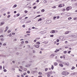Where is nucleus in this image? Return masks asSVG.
I'll use <instances>...</instances> for the list:
<instances>
[{"mask_svg": "<svg viewBox=\"0 0 77 77\" xmlns=\"http://www.w3.org/2000/svg\"><path fill=\"white\" fill-rule=\"evenodd\" d=\"M66 11H69V7H68L66 8Z\"/></svg>", "mask_w": 77, "mask_h": 77, "instance_id": "obj_10", "label": "nucleus"}, {"mask_svg": "<svg viewBox=\"0 0 77 77\" xmlns=\"http://www.w3.org/2000/svg\"><path fill=\"white\" fill-rule=\"evenodd\" d=\"M65 11V9H63V11Z\"/></svg>", "mask_w": 77, "mask_h": 77, "instance_id": "obj_64", "label": "nucleus"}, {"mask_svg": "<svg viewBox=\"0 0 77 77\" xmlns=\"http://www.w3.org/2000/svg\"><path fill=\"white\" fill-rule=\"evenodd\" d=\"M42 75H39L38 76V77H42Z\"/></svg>", "mask_w": 77, "mask_h": 77, "instance_id": "obj_59", "label": "nucleus"}, {"mask_svg": "<svg viewBox=\"0 0 77 77\" xmlns=\"http://www.w3.org/2000/svg\"><path fill=\"white\" fill-rule=\"evenodd\" d=\"M5 24V22H1L0 25V26H2L3 24Z\"/></svg>", "mask_w": 77, "mask_h": 77, "instance_id": "obj_6", "label": "nucleus"}, {"mask_svg": "<svg viewBox=\"0 0 77 77\" xmlns=\"http://www.w3.org/2000/svg\"><path fill=\"white\" fill-rule=\"evenodd\" d=\"M22 27H26V26H25V25H23L22 26Z\"/></svg>", "mask_w": 77, "mask_h": 77, "instance_id": "obj_36", "label": "nucleus"}, {"mask_svg": "<svg viewBox=\"0 0 77 77\" xmlns=\"http://www.w3.org/2000/svg\"><path fill=\"white\" fill-rule=\"evenodd\" d=\"M16 6H17V5H14L13 6V7H14V8H16Z\"/></svg>", "mask_w": 77, "mask_h": 77, "instance_id": "obj_26", "label": "nucleus"}, {"mask_svg": "<svg viewBox=\"0 0 77 77\" xmlns=\"http://www.w3.org/2000/svg\"><path fill=\"white\" fill-rule=\"evenodd\" d=\"M50 33H55V30H53L51 31L50 32Z\"/></svg>", "mask_w": 77, "mask_h": 77, "instance_id": "obj_7", "label": "nucleus"}, {"mask_svg": "<svg viewBox=\"0 0 77 77\" xmlns=\"http://www.w3.org/2000/svg\"><path fill=\"white\" fill-rule=\"evenodd\" d=\"M54 63V65L55 66H56L57 65V63Z\"/></svg>", "mask_w": 77, "mask_h": 77, "instance_id": "obj_16", "label": "nucleus"}, {"mask_svg": "<svg viewBox=\"0 0 77 77\" xmlns=\"http://www.w3.org/2000/svg\"><path fill=\"white\" fill-rule=\"evenodd\" d=\"M26 74L27 73H26V72L24 73H23V75H26Z\"/></svg>", "mask_w": 77, "mask_h": 77, "instance_id": "obj_51", "label": "nucleus"}, {"mask_svg": "<svg viewBox=\"0 0 77 77\" xmlns=\"http://www.w3.org/2000/svg\"><path fill=\"white\" fill-rule=\"evenodd\" d=\"M12 62H13V63H15V61H12Z\"/></svg>", "mask_w": 77, "mask_h": 77, "instance_id": "obj_61", "label": "nucleus"}, {"mask_svg": "<svg viewBox=\"0 0 77 77\" xmlns=\"http://www.w3.org/2000/svg\"><path fill=\"white\" fill-rule=\"evenodd\" d=\"M33 8V9H36V6H35Z\"/></svg>", "mask_w": 77, "mask_h": 77, "instance_id": "obj_48", "label": "nucleus"}, {"mask_svg": "<svg viewBox=\"0 0 77 77\" xmlns=\"http://www.w3.org/2000/svg\"><path fill=\"white\" fill-rule=\"evenodd\" d=\"M39 2V0H37L36 1V2H37V3H38Z\"/></svg>", "mask_w": 77, "mask_h": 77, "instance_id": "obj_58", "label": "nucleus"}, {"mask_svg": "<svg viewBox=\"0 0 77 77\" xmlns=\"http://www.w3.org/2000/svg\"><path fill=\"white\" fill-rule=\"evenodd\" d=\"M24 12L26 14H27V11H25Z\"/></svg>", "mask_w": 77, "mask_h": 77, "instance_id": "obj_43", "label": "nucleus"}, {"mask_svg": "<svg viewBox=\"0 0 77 77\" xmlns=\"http://www.w3.org/2000/svg\"><path fill=\"white\" fill-rule=\"evenodd\" d=\"M59 51V49H58V50L56 49V50L55 51V52L57 53V51Z\"/></svg>", "mask_w": 77, "mask_h": 77, "instance_id": "obj_18", "label": "nucleus"}, {"mask_svg": "<svg viewBox=\"0 0 77 77\" xmlns=\"http://www.w3.org/2000/svg\"><path fill=\"white\" fill-rule=\"evenodd\" d=\"M14 41H17V39H14Z\"/></svg>", "mask_w": 77, "mask_h": 77, "instance_id": "obj_55", "label": "nucleus"}, {"mask_svg": "<svg viewBox=\"0 0 77 77\" xmlns=\"http://www.w3.org/2000/svg\"><path fill=\"white\" fill-rule=\"evenodd\" d=\"M74 74H75V73H71L70 75H74Z\"/></svg>", "mask_w": 77, "mask_h": 77, "instance_id": "obj_29", "label": "nucleus"}, {"mask_svg": "<svg viewBox=\"0 0 77 77\" xmlns=\"http://www.w3.org/2000/svg\"><path fill=\"white\" fill-rule=\"evenodd\" d=\"M54 36V35H50L51 37H53Z\"/></svg>", "mask_w": 77, "mask_h": 77, "instance_id": "obj_52", "label": "nucleus"}, {"mask_svg": "<svg viewBox=\"0 0 77 77\" xmlns=\"http://www.w3.org/2000/svg\"><path fill=\"white\" fill-rule=\"evenodd\" d=\"M3 45L4 46H6V43H4L3 44Z\"/></svg>", "mask_w": 77, "mask_h": 77, "instance_id": "obj_42", "label": "nucleus"}, {"mask_svg": "<svg viewBox=\"0 0 77 77\" xmlns=\"http://www.w3.org/2000/svg\"><path fill=\"white\" fill-rule=\"evenodd\" d=\"M24 41H22L21 42V44H24Z\"/></svg>", "mask_w": 77, "mask_h": 77, "instance_id": "obj_40", "label": "nucleus"}, {"mask_svg": "<svg viewBox=\"0 0 77 77\" xmlns=\"http://www.w3.org/2000/svg\"><path fill=\"white\" fill-rule=\"evenodd\" d=\"M20 14H17V17H18L19 16H20Z\"/></svg>", "mask_w": 77, "mask_h": 77, "instance_id": "obj_49", "label": "nucleus"}, {"mask_svg": "<svg viewBox=\"0 0 77 77\" xmlns=\"http://www.w3.org/2000/svg\"><path fill=\"white\" fill-rule=\"evenodd\" d=\"M35 48H37L39 47V45L38 44H36V45H35Z\"/></svg>", "mask_w": 77, "mask_h": 77, "instance_id": "obj_4", "label": "nucleus"}, {"mask_svg": "<svg viewBox=\"0 0 77 77\" xmlns=\"http://www.w3.org/2000/svg\"><path fill=\"white\" fill-rule=\"evenodd\" d=\"M65 65H67V66H69V63H65Z\"/></svg>", "mask_w": 77, "mask_h": 77, "instance_id": "obj_22", "label": "nucleus"}, {"mask_svg": "<svg viewBox=\"0 0 77 77\" xmlns=\"http://www.w3.org/2000/svg\"><path fill=\"white\" fill-rule=\"evenodd\" d=\"M45 75H47V77H50V76H51V75H50V74H49V73H45Z\"/></svg>", "mask_w": 77, "mask_h": 77, "instance_id": "obj_3", "label": "nucleus"}, {"mask_svg": "<svg viewBox=\"0 0 77 77\" xmlns=\"http://www.w3.org/2000/svg\"><path fill=\"white\" fill-rule=\"evenodd\" d=\"M6 29L5 30V32H7V31L8 30V27L7 26L6 27Z\"/></svg>", "mask_w": 77, "mask_h": 77, "instance_id": "obj_8", "label": "nucleus"}, {"mask_svg": "<svg viewBox=\"0 0 77 77\" xmlns=\"http://www.w3.org/2000/svg\"><path fill=\"white\" fill-rule=\"evenodd\" d=\"M48 68H46L45 69V71H47V70H48Z\"/></svg>", "mask_w": 77, "mask_h": 77, "instance_id": "obj_45", "label": "nucleus"}, {"mask_svg": "<svg viewBox=\"0 0 77 77\" xmlns=\"http://www.w3.org/2000/svg\"><path fill=\"white\" fill-rule=\"evenodd\" d=\"M47 73H48L49 74H52L53 73V72L51 71V72H48Z\"/></svg>", "mask_w": 77, "mask_h": 77, "instance_id": "obj_11", "label": "nucleus"}, {"mask_svg": "<svg viewBox=\"0 0 77 77\" xmlns=\"http://www.w3.org/2000/svg\"><path fill=\"white\" fill-rule=\"evenodd\" d=\"M16 13H17V11H14V14H16Z\"/></svg>", "mask_w": 77, "mask_h": 77, "instance_id": "obj_57", "label": "nucleus"}, {"mask_svg": "<svg viewBox=\"0 0 77 77\" xmlns=\"http://www.w3.org/2000/svg\"><path fill=\"white\" fill-rule=\"evenodd\" d=\"M36 44H38L39 45L40 44V42H38L36 43Z\"/></svg>", "mask_w": 77, "mask_h": 77, "instance_id": "obj_27", "label": "nucleus"}, {"mask_svg": "<svg viewBox=\"0 0 77 77\" xmlns=\"http://www.w3.org/2000/svg\"><path fill=\"white\" fill-rule=\"evenodd\" d=\"M11 17V15H9L7 16V18H9Z\"/></svg>", "mask_w": 77, "mask_h": 77, "instance_id": "obj_39", "label": "nucleus"}, {"mask_svg": "<svg viewBox=\"0 0 77 77\" xmlns=\"http://www.w3.org/2000/svg\"><path fill=\"white\" fill-rule=\"evenodd\" d=\"M37 71H33V72H37Z\"/></svg>", "mask_w": 77, "mask_h": 77, "instance_id": "obj_62", "label": "nucleus"}, {"mask_svg": "<svg viewBox=\"0 0 77 77\" xmlns=\"http://www.w3.org/2000/svg\"><path fill=\"white\" fill-rule=\"evenodd\" d=\"M27 73H28V74H30V71L29 70L27 71Z\"/></svg>", "mask_w": 77, "mask_h": 77, "instance_id": "obj_32", "label": "nucleus"}, {"mask_svg": "<svg viewBox=\"0 0 77 77\" xmlns=\"http://www.w3.org/2000/svg\"><path fill=\"white\" fill-rule=\"evenodd\" d=\"M6 71H7V70H6V69H4V72H6Z\"/></svg>", "mask_w": 77, "mask_h": 77, "instance_id": "obj_38", "label": "nucleus"}, {"mask_svg": "<svg viewBox=\"0 0 77 77\" xmlns=\"http://www.w3.org/2000/svg\"><path fill=\"white\" fill-rule=\"evenodd\" d=\"M11 31L9 30L7 32L8 33H10V32H11Z\"/></svg>", "mask_w": 77, "mask_h": 77, "instance_id": "obj_37", "label": "nucleus"}, {"mask_svg": "<svg viewBox=\"0 0 77 77\" xmlns=\"http://www.w3.org/2000/svg\"><path fill=\"white\" fill-rule=\"evenodd\" d=\"M12 35H15V33H12Z\"/></svg>", "mask_w": 77, "mask_h": 77, "instance_id": "obj_50", "label": "nucleus"}, {"mask_svg": "<svg viewBox=\"0 0 77 77\" xmlns=\"http://www.w3.org/2000/svg\"><path fill=\"white\" fill-rule=\"evenodd\" d=\"M68 33H69V31H67L66 32H65V34L66 35V34H68Z\"/></svg>", "mask_w": 77, "mask_h": 77, "instance_id": "obj_17", "label": "nucleus"}, {"mask_svg": "<svg viewBox=\"0 0 77 77\" xmlns=\"http://www.w3.org/2000/svg\"><path fill=\"white\" fill-rule=\"evenodd\" d=\"M51 69H54V67L53 66V65H52V66H51Z\"/></svg>", "mask_w": 77, "mask_h": 77, "instance_id": "obj_19", "label": "nucleus"}, {"mask_svg": "<svg viewBox=\"0 0 77 77\" xmlns=\"http://www.w3.org/2000/svg\"><path fill=\"white\" fill-rule=\"evenodd\" d=\"M24 71H27V68H24Z\"/></svg>", "mask_w": 77, "mask_h": 77, "instance_id": "obj_24", "label": "nucleus"}, {"mask_svg": "<svg viewBox=\"0 0 77 77\" xmlns=\"http://www.w3.org/2000/svg\"><path fill=\"white\" fill-rule=\"evenodd\" d=\"M71 19H72V18H71V17H69V18H68V20H71Z\"/></svg>", "mask_w": 77, "mask_h": 77, "instance_id": "obj_31", "label": "nucleus"}, {"mask_svg": "<svg viewBox=\"0 0 77 77\" xmlns=\"http://www.w3.org/2000/svg\"><path fill=\"white\" fill-rule=\"evenodd\" d=\"M3 35H1L0 36V38H2L3 37Z\"/></svg>", "mask_w": 77, "mask_h": 77, "instance_id": "obj_54", "label": "nucleus"}, {"mask_svg": "<svg viewBox=\"0 0 77 77\" xmlns=\"http://www.w3.org/2000/svg\"><path fill=\"white\" fill-rule=\"evenodd\" d=\"M63 53L64 54H66V53H67L66 51H64Z\"/></svg>", "mask_w": 77, "mask_h": 77, "instance_id": "obj_35", "label": "nucleus"}, {"mask_svg": "<svg viewBox=\"0 0 77 77\" xmlns=\"http://www.w3.org/2000/svg\"><path fill=\"white\" fill-rule=\"evenodd\" d=\"M75 68L74 66H73L71 68V69H72V70H73V69H75Z\"/></svg>", "mask_w": 77, "mask_h": 77, "instance_id": "obj_12", "label": "nucleus"}, {"mask_svg": "<svg viewBox=\"0 0 77 77\" xmlns=\"http://www.w3.org/2000/svg\"><path fill=\"white\" fill-rule=\"evenodd\" d=\"M70 53H71V51H69L68 52V53H69V54Z\"/></svg>", "mask_w": 77, "mask_h": 77, "instance_id": "obj_53", "label": "nucleus"}, {"mask_svg": "<svg viewBox=\"0 0 77 77\" xmlns=\"http://www.w3.org/2000/svg\"><path fill=\"white\" fill-rule=\"evenodd\" d=\"M1 40L2 41H4V39H3V38H2L1 39Z\"/></svg>", "mask_w": 77, "mask_h": 77, "instance_id": "obj_44", "label": "nucleus"}, {"mask_svg": "<svg viewBox=\"0 0 77 77\" xmlns=\"http://www.w3.org/2000/svg\"><path fill=\"white\" fill-rule=\"evenodd\" d=\"M58 7L59 8H61V7H62V4H60V5H59L58 6Z\"/></svg>", "mask_w": 77, "mask_h": 77, "instance_id": "obj_15", "label": "nucleus"}, {"mask_svg": "<svg viewBox=\"0 0 77 77\" xmlns=\"http://www.w3.org/2000/svg\"><path fill=\"white\" fill-rule=\"evenodd\" d=\"M54 54H52L51 55V56H52V57H54Z\"/></svg>", "mask_w": 77, "mask_h": 77, "instance_id": "obj_30", "label": "nucleus"}, {"mask_svg": "<svg viewBox=\"0 0 77 77\" xmlns=\"http://www.w3.org/2000/svg\"><path fill=\"white\" fill-rule=\"evenodd\" d=\"M59 65L60 66H61V67H63V65H62V64H60Z\"/></svg>", "mask_w": 77, "mask_h": 77, "instance_id": "obj_14", "label": "nucleus"}, {"mask_svg": "<svg viewBox=\"0 0 77 77\" xmlns=\"http://www.w3.org/2000/svg\"><path fill=\"white\" fill-rule=\"evenodd\" d=\"M56 17H54V19H56Z\"/></svg>", "mask_w": 77, "mask_h": 77, "instance_id": "obj_60", "label": "nucleus"}, {"mask_svg": "<svg viewBox=\"0 0 77 77\" xmlns=\"http://www.w3.org/2000/svg\"><path fill=\"white\" fill-rule=\"evenodd\" d=\"M69 74V72H68L66 71L63 72H62V75H68Z\"/></svg>", "mask_w": 77, "mask_h": 77, "instance_id": "obj_1", "label": "nucleus"}, {"mask_svg": "<svg viewBox=\"0 0 77 77\" xmlns=\"http://www.w3.org/2000/svg\"><path fill=\"white\" fill-rule=\"evenodd\" d=\"M56 8V6H54V7H52V8Z\"/></svg>", "mask_w": 77, "mask_h": 77, "instance_id": "obj_46", "label": "nucleus"}, {"mask_svg": "<svg viewBox=\"0 0 77 77\" xmlns=\"http://www.w3.org/2000/svg\"><path fill=\"white\" fill-rule=\"evenodd\" d=\"M44 11H45V10L44 9H42L41 10V12H44Z\"/></svg>", "mask_w": 77, "mask_h": 77, "instance_id": "obj_21", "label": "nucleus"}, {"mask_svg": "<svg viewBox=\"0 0 77 77\" xmlns=\"http://www.w3.org/2000/svg\"><path fill=\"white\" fill-rule=\"evenodd\" d=\"M42 21V19L40 18L38 20V21Z\"/></svg>", "mask_w": 77, "mask_h": 77, "instance_id": "obj_20", "label": "nucleus"}, {"mask_svg": "<svg viewBox=\"0 0 77 77\" xmlns=\"http://www.w3.org/2000/svg\"><path fill=\"white\" fill-rule=\"evenodd\" d=\"M25 43H26V44H27V43H29V42L27 41H26Z\"/></svg>", "mask_w": 77, "mask_h": 77, "instance_id": "obj_47", "label": "nucleus"}, {"mask_svg": "<svg viewBox=\"0 0 77 77\" xmlns=\"http://www.w3.org/2000/svg\"><path fill=\"white\" fill-rule=\"evenodd\" d=\"M57 62H59H59H61V61H60V60H57Z\"/></svg>", "mask_w": 77, "mask_h": 77, "instance_id": "obj_13", "label": "nucleus"}, {"mask_svg": "<svg viewBox=\"0 0 77 77\" xmlns=\"http://www.w3.org/2000/svg\"><path fill=\"white\" fill-rule=\"evenodd\" d=\"M41 17V15H38L36 17Z\"/></svg>", "mask_w": 77, "mask_h": 77, "instance_id": "obj_56", "label": "nucleus"}, {"mask_svg": "<svg viewBox=\"0 0 77 77\" xmlns=\"http://www.w3.org/2000/svg\"><path fill=\"white\" fill-rule=\"evenodd\" d=\"M26 33H30V31H27L26 32Z\"/></svg>", "mask_w": 77, "mask_h": 77, "instance_id": "obj_23", "label": "nucleus"}, {"mask_svg": "<svg viewBox=\"0 0 77 77\" xmlns=\"http://www.w3.org/2000/svg\"><path fill=\"white\" fill-rule=\"evenodd\" d=\"M16 54H17V55H18V54H19V53H18V52H17L16 53Z\"/></svg>", "mask_w": 77, "mask_h": 77, "instance_id": "obj_63", "label": "nucleus"}, {"mask_svg": "<svg viewBox=\"0 0 77 77\" xmlns=\"http://www.w3.org/2000/svg\"><path fill=\"white\" fill-rule=\"evenodd\" d=\"M30 22H31V20L27 21L26 22V23H30Z\"/></svg>", "mask_w": 77, "mask_h": 77, "instance_id": "obj_28", "label": "nucleus"}, {"mask_svg": "<svg viewBox=\"0 0 77 77\" xmlns=\"http://www.w3.org/2000/svg\"><path fill=\"white\" fill-rule=\"evenodd\" d=\"M0 69L2 70V66H0Z\"/></svg>", "mask_w": 77, "mask_h": 77, "instance_id": "obj_34", "label": "nucleus"}, {"mask_svg": "<svg viewBox=\"0 0 77 77\" xmlns=\"http://www.w3.org/2000/svg\"><path fill=\"white\" fill-rule=\"evenodd\" d=\"M46 33L45 31H42L39 32V34L40 33L41 34H44V33Z\"/></svg>", "mask_w": 77, "mask_h": 77, "instance_id": "obj_2", "label": "nucleus"}, {"mask_svg": "<svg viewBox=\"0 0 77 77\" xmlns=\"http://www.w3.org/2000/svg\"><path fill=\"white\" fill-rule=\"evenodd\" d=\"M57 42H59V39H57Z\"/></svg>", "mask_w": 77, "mask_h": 77, "instance_id": "obj_41", "label": "nucleus"}, {"mask_svg": "<svg viewBox=\"0 0 77 77\" xmlns=\"http://www.w3.org/2000/svg\"><path fill=\"white\" fill-rule=\"evenodd\" d=\"M47 23L48 24H49V23H51V20H48L47 21Z\"/></svg>", "mask_w": 77, "mask_h": 77, "instance_id": "obj_5", "label": "nucleus"}, {"mask_svg": "<svg viewBox=\"0 0 77 77\" xmlns=\"http://www.w3.org/2000/svg\"><path fill=\"white\" fill-rule=\"evenodd\" d=\"M38 74H39V75H41V74H42V73L41 72H38Z\"/></svg>", "mask_w": 77, "mask_h": 77, "instance_id": "obj_33", "label": "nucleus"}, {"mask_svg": "<svg viewBox=\"0 0 77 77\" xmlns=\"http://www.w3.org/2000/svg\"><path fill=\"white\" fill-rule=\"evenodd\" d=\"M32 64H29L28 65H26L25 66L26 67H28V66H31V65Z\"/></svg>", "mask_w": 77, "mask_h": 77, "instance_id": "obj_9", "label": "nucleus"}, {"mask_svg": "<svg viewBox=\"0 0 77 77\" xmlns=\"http://www.w3.org/2000/svg\"><path fill=\"white\" fill-rule=\"evenodd\" d=\"M11 36H12V34H11V33L9 34V37H11Z\"/></svg>", "mask_w": 77, "mask_h": 77, "instance_id": "obj_25", "label": "nucleus"}]
</instances>
